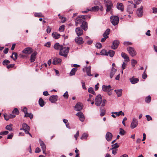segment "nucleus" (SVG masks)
Segmentation results:
<instances>
[{"mask_svg": "<svg viewBox=\"0 0 157 157\" xmlns=\"http://www.w3.org/2000/svg\"><path fill=\"white\" fill-rule=\"evenodd\" d=\"M75 23L76 26L81 25V27L85 31L87 29V23L83 21V19L81 17L78 16L75 20Z\"/></svg>", "mask_w": 157, "mask_h": 157, "instance_id": "f257e3e1", "label": "nucleus"}, {"mask_svg": "<svg viewBox=\"0 0 157 157\" xmlns=\"http://www.w3.org/2000/svg\"><path fill=\"white\" fill-rule=\"evenodd\" d=\"M69 48L68 47H63V46L61 48L59 51V55L65 57H67L69 52Z\"/></svg>", "mask_w": 157, "mask_h": 157, "instance_id": "f03ea898", "label": "nucleus"}, {"mask_svg": "<svg viewBox=\"0 0 157 157\" xmlns=\"http://www.w3.org/2000/svg\"><path fill=\"white\" fill-rule=\"evenodd\" d=\"M105 5L106 8V11L107 12L111 11L112 8L113 7V5L112 2L110 0H104Z\"/></svg>", "mask_w": 157, "mask_h": 157, "instance_id": "7ed1b4c3", "label": "nucleus"}, {"mask_svg": "<svg viewBox=\"0 0 157 157\" xmlns=\"http://www.w3.org/2000/svg\"><path fill=\"white\" fill-rule=\"evenodd\" d=\"M110 21L112 24L113 25H117L119 21V17L116 16H111L110 17Z\"/></svg>", "mask_w": 157, "mask_h": 157, "instance_id": "20e7f679", "label": "nucleus"}, {"mask_svg": "<svg viewBox=\"0 0 157 157\" xmlns=\"http://www.w3.org/2000/svg\"><path fill=\"white\" fill-rule=\"evenodd\" d=\"M102 101V99L101 95L100 94L98 95L95 98V104L97 106H99Z\"/></svg>", "mask_w": 157, "mask_h": 157, "instance_id": "39448f33", "label": "nucleus"}, {"mask_svg": "<svg viewBox=\"0 0 157 157\" xmlns=\"http://www.w3.org/2000/svg\"><path fill=\"white\" fill-rule=\"evenodd\" d=\"M127 50L129 54L132 57L134 56L137 54L135 49L133 47H128L127 48Z\"/></svg>", "mask_w": 157, "mask_h": 157, "instance_id": "423d86ee", "label": "nucleus"}, {"mask_svg": "<svg viewBox=\"0 0 157 157\" xmlns=\"http://www.w3.org/2000/svg\"><path fill=\"white\" fill-rule=\"evenodd\" d=\"M22 127L23 128L24 131L26 134H29L31 137L32 136L31 134L29 132V131L30 129V127L25 123H24L22 124Z\"/></svg>", "mask_w": 157, "mask_h": 157, "instance_id": "0eeeda50", "label": "nucleus"}, {"mask_svg": "<svg viewBox=\"0 0 157 157\" xmlns=\"http://www.w3.org/2000/svg\"><path fill=\"white\" fill-rule=\"evenodd\" d=\"M138 121L136 118H133L132 122L130 127L132 129H133L136 128L138 125Z\"/></svg>", "mask_w": 157, "mask_h": 157, "instance_id": "6e6552de", "label": "nucleus"}, {"mask_svg": "<svg viewBox=\"0 0 157 157\" xmlns=\"http://www.w3.org/2000/svg\"><path fill=\"white\" fill-rule=\"evenodd\" d=\"M143 6H141L136 11V13L137 16L139 17H141L143 15Z\"/></svg>", "mask_w": 157, "mask_h": 157, "instance_id": "1a4fd4ad", "label": "nucleus"}, {"mask_svg": "<svg viewBox=\"0 0 157 157\" xmlns=\"http://www.w3.org/2000/svg\"><path fill=\"white\" fill-rule=\"evenodd\" d=\"M75 109L77 111H80L83 107V105L82 103L78 102L77 103L75 106Z\"/></svg>", "mask_w": 157, "mask_h": 157, "instance_id": "9d476101", "label": "nucleus"}, {"mask_svg": "<svg viewBox=\"0 0 157 157\" xmlns=\"http://www.w3.org/2000/svg\"><path fill=\"white\" fill-rule=\"evenodd\" d=\"M120 44V42L118 40H114L113 42L112 45L111 46L112 49L115 50L117 49Z\"/></svg>", "mask_w": 157, "mask_h": 157, "instance_id": "9b49d317", "label": "nucleus"}, {"mask_svg": "<svg viewBox=\"0 0 157 157\" xmlns=\"http://www.w3.org/2000/svg\"><path fill=\"white\" fill-rule=\"evenodd\" d=\"M102 90L105 92H109L112 90L110 85L105 86L103 85L102 86Z\"/></svg>", "mask_w": 157, "mask_h": 157, "instance_id": "f8f14e48", "label": "nucleus"}, {"mask_svg": "<svg viewBox=\"0 0 157 157\" xmlns=\"http://www.w3.org/2000/svg\"><path fill=\"white\" fill-rule=\"evenodd\" d=\"M75 41L78 44H81L84 43V41L82 37L78 36L75 39Z\"/></svg>", "mask_w": 157, "mask_h": 157, "instance_id": "ddd939ff", "label": "nucleus"}, {"mask_svg": "<svg viewBox=\"0 0 157 157\" xmlns=\"http://www.w3.org/2000/svg\"><path fill=\"white\" fill-rule=\"evenodd\" d=\"M87 65L85 67V68H83L82 69V71L83 72L85 71L86 68V72L87 75L89 76H93V75L91 74L90 73V68L91 67L90 66H89L88 67H87Z\"/></svg>", "mask_w": 157, "mask_h": 157, "instance_id": "4468645a", "label": "nucleus"}, {"mask_svg": "<svg viewBox=\"0 0 157 157\" xmlns=\"http://www.w3.org/2000/svg\"><path fill=\"white\" fill-rule=\"evenodd\" d=\"M76 115L78 116L79 117L80 120L82 121L83 122L85 120V117L83 113L81 112H79L77 113Z\"/></svg>", "mask_w": 157, "mask_h": 157, "instance_id": "2eb2a0df", "label": "nucleus"}, {"mask_svg": "<svg viewBox=\"0 0 157 157\" xmlns=\"http://www.w3.org/2000/svg\"><path fill=\"white\" fill-rule=\"evenodd\" d=\"M33 52V49L32 48L29 47H27L24 49L22 52L23 53L25 54H30Z\"/></svg>", "mask_w": 157, "mask_h": 157, "instance_id": "dca6fc26", "label": "nucleus"}, {"mask_svg": "<svg viewBox=\"0 0 157 157\" xmlns=\"http://www.w3.org/2000/svg\"><path fill=\"white\" fill-rule=\"evenodd\" d=\"M75 32L77 35L78 36H81L83 34V30L80 27H77L75 29Z\"/></svg>", "mask_w": 157, "mask_h": 157, "instance_id": "f3484780", "label": "nucleus"}, {"mask_svg": "<svg viewBox=\"0 0 157 157\" xmlns=\"http://www.w3.org/2000/svg\"><path fill=\"white\" fill-rule=\"evenodd\" d=\"M113 136V135L111 133L107 132L105 136V138L107 141H110L112 139Z\"/></svg>", "mask_w": 157, "mask_h": 157, "instance_id": "a211bd4d", "label": "nucleus"}, {"mask_svg": "<svg viewBox=\"0 0 157 157\" xmlns=\"http://www.w3.org/2000/svg\"><path fill=\"white\" fill-rule=\"evenodd\" d=\"M57 95H52L50 97L49 100L52 103H53L57 101Z\"/></svg>", "mask_w": 157, "mask_h": 157, "instance_id": "6ab92c4d", "label": "nucleus"}, {"mask_svg": "<svg viewBox=\"0 0 157 157\" xmlns=\"http://www.w3.org/2000/svg\"><path fill=\"white\" fill-rule=\"evenodd\" d=\"M62 60L58 58H55L53 60L52 63L54 65L60 64L61 63Z\"/></svg>", "mask_w": 157, "mask_h": 157, "instance_id": "aec40b11", "label": "nucleus"}, {"mask_svg": "<svg viewBox=\"0 0 157 157\" xmlns=\"http://www.w3.org/2000/svg\"><path fill=\"white\" fill-rule=\"evenodd\" d=\"M37 53L36 52H34L31 55L30 61V62L32 63L35 61L36 58V56L37 55Z\"/></svg>", "mask_w": 157, "mask_h": 157, "instance_id": "412c9836", "label": "nucleus"}, {"mask_svg": "<svg viewBox=\"0 0 157 157\" xmlns=\"http://www.w3.org/2000/svg\"><path fill=\"white\" fill-rule=\"evenodd\" d=\"M133 10L132 6L131 5L128 6L127 9V12H128L129 14H132Z\"/></svg>", "mask_w": 157, "mask_h": 157, "instance_id": "4be33fe9", "label": "nucleus"}, {"mask_svg": "<svg viewBox=\"0 0 157 157\" xmlns=\"http://www.w3.org/2000/svg\"><path fill=\"white\" fill-rule=\"evenodd\" d=\"M129 80L132 84H135L138 82L139 81V79L137 78H134L132 77L129 78Z\"/></svg>", "mask_w": 157, "mask_h": 157, "instance_id": "5701e85b", "label": "nucleus"}, {"mask_svg": "<svg viewBox=\"0 0 157 157\" xmlns=\"http://www.w3.org/2000/svg\"><path fill=\"white\" fill-rule=\"evenodd\" d=\"M99 9V7L98 6H95L92 7L90 9H87V10L88 11L95 12L98 11Z\"/></svg>", "mask_w": 157, "mask_h": 157, "instance_id": "b1692460", "label": "nucleus"}, {"mask_svg": "<svg viewBox=\"0 0 157 157\" xmlns=\"http://www.w3.org/2000/svg\"><path fill=\"white\" fill-rule=\"evenodd\" d=\"M117 71V69L114 68L112 67L110 71V77L111 78H112L113 77L114 75H115V73Z\"/></svg>", "mask_w": 157, "mask_h": 157, "instance_id": "393cba45", "label": "nucleus"}, {"mask_svg": "<svg viewBox=\"0 0 157 157\" xmlns=\"http://www.w3.org/2000/svg\"><path fill=\"white\" fill-rule=\"evenodd\" d=\"M117 8L118 10L122 11L124 10L123 4L122 3H118L117 4Z\"/></svg>", "mask_w": 157, "mask_h": 157, "instance_id": "a878e982", "label": "nucleus"}, {"mask_svg": "<svg viewBox=\"0 0 157 157\" xmlns=\"http://www.w3.org/2000/svg\"><path fill=\"white\" fill-rule=\"evenodd\" d=\"M121 56L123 58L125 59L126 61L127 62H128L129 60V57L125 53L123 52H122L121 53Z\"/></svg>", "mask_w": 157, "mask_h": 157, "instance_id": "bb28decb", "label": "nucleus"}, {"mask_svg": "<svg viewBox=\"0 0 157 157\" xmlns=\"http://www.w3.org/2000/svg\"><path fill=\"white\" fill-rule=\"evenodd\" d=\"M63 46L62 45H60L59 43H56L54 45V47L56 49L60 50Z\"/></svg>", "mask_w": 157, "mask_h": 157, "instance_id": "cd10ccee", "label": "nucleus"}, {"mask_svg": "<svg viewBox=\"0 0 157 157\" xmlns=\"http://www.w3.org/2000/svg\"><path fill=\"white\" fill-rule=\"evenodd\" d=\"M39 142L40 145L42 149H46V147L45 144L43 141H41L40 139H39Z\"/></svg>", "mask_w": 157, "mask_h": 157, "instance_id": "c85d7f7f", "label": "nucleus"}, {"mask_svg": "<svg viewBox=\"0 0 157 157\" xmlns=\"http://www.w3.org/2000/svg\"><path fill=\"white\" fill-rule=\"evenodd\" d=\"M52 36L55 39H58L59 38L60 35L56 32H55L52 33Z\"/></svg>", "mask_w": 157, "mask_h": 157, "instance_id": "c756f323", "label": "nucleus"}, {"mask_svg": "<svg viewBox=\"0 0 157 157\" xmlns=\"http://www.w3.org/2000/svg\"><path fill=\"white\" fill-rule=\"evenodd\" d=\"M121 89L115 90L114 91L116 93L118 97H121L122 95Z\"/></svg>", "mask_w": 157, "mask_h": 157, "instance_id": "7c9ffc66", "label": "nucleus"}, {"mask_svg": "<svg viewBox=\"0 0 157 157\" xmlns=\"http://www.w3.org/2000/svg\"><path fill=\"white\" fill-rule=\"evenodd\" d=\"M77 70V68H73L70 73V76H72L75 75V73Z\"/></svg>", "mask_w": 157, "mask_h": 157, "instance_id": "2f4dec72", "label": "nucleus"}, {"mask_svg": "<svg viewBox=\"0 0 157 157\" xmlns=\"http://www.w3.org/2000/svg\"><path fill=\"white\" fill-rule=\"evenodd\" d=\"M112 114H115L116 115V116H119L120 115H121L122 116H124V113L122 112V111H121L119 112H112Z\"/></svg>", "mask_w": 157, "mask_h": 157, "instance_id": "473e14b6", "label": "nucleus"}, {"mask_svg": "<svg viewBox=\"0 0 157 157\" xmlns=\"http://www.w3.org/2000/svg\"><path fill=\"white\" fill-rule=\"evenodd\" d=\"M107 53L108 55H109L110 57H112L114 56L115 52L113 50H110L108 51L107 52Z\"/></svg>", "mask_w": 157, "mask_h": 157, "instance_id": "72a5a7b5", "label": "nucleus"}, {"mask_svg": "<svg viewBox=\"0 0 157 157\" xmlns=\"http://www.w3.org/2000/svg\"><path fill=\"white\" fill-rule=\"evenodd\" d=\"M110 30L109 29H107L103 34V36L106 37L108 36V35L109 34Z\"/></svg>", "mask_w": 157, "mask_h": 157, "instance_id": "f704fd0d", "label": "nucleus"}, {"mask_svg": "<svg viewBox=\"0 0 157 157\" xmlns=\"http://www.w3.org/2000/svg\"><path fill=\"white\" fill-rule=\"evenodd\" d=\"M100 55L102 56H108L106 50L105 49H103L100 52Z\"/></svg>", "mask_w": 157, "mask_h": 157, "instance_id": "c9c22d12", "label": "nucleus"}, {"mask_svg": "<svg viewBox=\"0 0 157 157\" xmlns=\"http://www.w3.org/2000/svg\"><path fill=\"white\" fill-rule=\"evenodd\" d=\"M33 114L31 113H28L27 112L24 115V117H29L31 119H32L33 118Z\"/></svg>", "mask_w": 157, "mask_h": 157, "instance_id": "e433bc0d", "label": "nucleus"}, {"mask_svg": "<svg viewBox=\"0 0 157 157\" xmlns=\"http://www.w3.org/2000/svg\"><path fill=\"white\" fill-rule=\"evenodd\" d=\"M39 103L41 107H43L44 105V100L41 98H40L39 100Z\"/></svg>", "mask_w": 157, "mask_h": 157, "instance_id": "4c0bfd02", "label": "nucleus"}, {"mask_svg": "<svg viewBox=\"0 0 157 157\" xmlns=\"http://www.w3.org/2000/svg\"><path fill=\"white\" fill-rule=\"evenodd\" d=\"M88 91L89 93L91 94L95 95V92L94 91L93 88L91 87H90L88 88Z\"/></svg>", "mask_w": 157, "mask_h": 157, "instance_id": "58836bf2", "label": "nucleus"}, {"mask_svg": "<svg viewBox=\"0 0 157 157\" xmlns=\"http://www.w3.org/2000/svg\"><path fill=\"white\" fill-rule=\"evenodd\" d=\"M137 62L136 60L134 59H132L131 60V64L133 67H135V64H137Z\"/></svg>", "mask_w": 157, "mask_h": 157, "instance_id": "ea45409f", "label": "nucleus"}, {"mask_svg": "<svg viewBox=\"0 0 157 157\" xmlns=\"http://www.w3.org/2000/svg\"><path fill=\"white\" fill-rule=\"evenodd\" d=\"M13 124H10L9 125H7L6 127V129L9 131H11L12 130V126Z\"/></svg>", "mask_w": 157, "mask_h": 157, "instance_id": "a19ab883", "label": "nucleus"}, {"mask_svg": "<svg viewBox=\"0 0 157 157\" xmlns=\"http://www.w3.org/2000/svg\"><path fill=\"white\" fill-rule=\"evenodd\" d=\"M35 17H43V15L40 13H35L34 14Z\"/></svg>", "mask_w": 157, "mask_h": 157, "instance_id": "79ce46f5", "label": "nucleus"}, {"mask_svg": "<svg viewBox=\"0 0 157 157\" xmlns=\"http://www.w3.org/2000/svg\"><path fill=\"white\" fill-rule=\"evenodd\" d=\"M151 98L150 95L147 96L145 98V101L146 102L149 103L151 101Z\"/></svg>", "mask_w": 157, "mask_h": 157, "instance_id": "37998d69", "label": "nucleus"}, {"mask_svg": "<svg viewBox=\"0 0 157 157\" xmlns=\"http://www.w3.org/2000/svg\"><path fill=\"white\" fill-rule=\"evenodd\" d=\"M112 149H116L118 148L119 147V145L117 143H116L112 145Z\"/></svg>", "mask_w": 157, "mask_h": 157, "instance_id": "c03bdc74", "label": "nucleus"}, {"mask_svg": "<svg viewBox=\"0 0 157 157\" xmlns=\"http://www.w3.org/2000/svg\"><path fill=\"white\" fill-rule=\"evenodd\" d=\"M100 110L101 111L100 115L102 117L105 115V111L104 109H102L101 107L100 108Z\"/></svg>", "mask_w": 157, "mask_h": 157, "instance_id": "a18cd8bd", "label": "nucleus"}, {"mask_svg": "<svg viewBox=\"0 0 157 157\" xmlns=\"http://www.w3.org/2000/svg\"><path fill=\"white\" fill-rule=\"evenodd\" d=\"M12 113L13 114H15L17 115L19 113V112L18 109L17 108H14L12 111Z\"/></svg>", "mask_w": 157, "mask_h": 157, "instance_id": "49530a36", "label": "nucleus"}, {"mask_svg": "<svg viewBox=\"0 0 157 157\" xmlns=\"http://www.w3.org/2000/svg\"><path fill=\"white\" fill-rule=\"evenodd\" d=\"M125 131L121 128H120L119 134L121 135H124L125 134Z\"/></svg>", "mask_w": 157, "mask_h": 157, "instance_id": "de8ad7c7", "label": "nucleus"}, {"mask_svg": "<svg viewBox=\"0 0 157 157\" xmlns=\"http://www.w3.org/2000/svg\"><path fill=\"white\" fill-rule=\"evenodd\" d=\"M2 63L3 65L7 66L10 63V61L8 60L5 59L3 61Z\"/></svg>", "mask_w": 157, "mask_h": 157, "instance_id": "09e8293b", "label": "nucleus"}, {"mask_svg": "<svg viewBox=\"0 0 157 157\" xmlns=\"http://www.w3.org/2000/svg\"><path fill=\"white\" fill-rule=\"evenodd\" d=\"M9 133L8 131H5L3 132H0V135H7Z\"/></svg>", "mask_w": 157, "mask_h": 157, "instance_id": "8fccbe9b", "label": "nucleus"}, {"mask_svg": "<svg viewBox=\"0 0 157 157\" xmlns=\"http://www.w3.org/2000/svg\"><path fill=\"white\" fill-rule=\"evenodd\" d=\"M95 46L97 48L100 49L101 48L102 45L100 43H97L95 44Z\"/></svg>", "mask_w": 157, "mask_h": 157, "instance_id": "3c124183", "label": "nucleus"}, {"mask_svg": "<svg viewBox=\"0 0 157 157\" xmlns=\"http://www.w3.org/2000/svg\"><path fill=\"white\" fill-rule=\"evenodd\" d=\"M88 136L87 135L86 133H84L81 137L80 138L82 140L84 139H86Z\"/></svg>", "mask_w": 157, "mask_h": 157, "instance_id": "603ef678", "label": "nucleus"}, {"mask_svg": "<svg viewBox=\"0 0 157 157\" xmlns=\"http://www.w3.org/2000/svg\"><path fill=\"white\" fill-rule=\"evenodd\" d=\"M64 30V26L63 25L60 26L59 28V31L60 32H63Z\"/></svg>", "mask_w": 157, "mask_h": 157, "instance_id": "864d4df0", "label": "nucleus"}, {"mask_svg": "<svg viewBox=\"0 0 157 157\" xmlns=\"http://www.w3.org/2000/svg\"><path fill=\"white\" fill-rule=\"evenodd\" d=\"M147 76L146 73L145 71H144L142 75V78L144 79H145L147 78Z\"/></svg>", "mask_w": 157, "mask_h": 157, "instance_id": "5fc2aeb1", "label": "nucleus"}, {"mask_svg": "<svg viewBox=\"0 0 157 157\" xmlns=\"http://www.w3.org/2000/svg\"><path fill=\"white\" fill-rule=\"evenodd\" d=\"M107 102V101L105 99H104L102 100V102L101 103V106L103 107L105 105V104Z\"/></svg>", "mask_w": 157, "mask_h": 157, "instance_id": "6e6d98bb", "label": "nucleus"}, {"mask_svg": "<svg viewBox=\"0 0 157 157\" xmlns=\"http://www.w3.org/2000/svg\"><path fill=\"white\" fill-rule=\"evenodd\" d=\"M14 55V58H13V59L14 60H15L16 59H17V53L16 52H13V55Z\"/></svg>", "mask_w": 157, "mask_h": 157, "instance_id": "4d7b16f0", "label": "nucleus"}, {"mask_svg": "<svg viewBox=\"0 0 157 157\" xmlns=\"http://www.w3.org/2000/svg\"><path fill=\"white\" fill-rule=\"evenodd\" d=\"M63 96L65 98H66V99H67L68 98L69 95L68 94V93L67 91H66L63 95Z\"/></svg>", "mask_w": 157, "mask_h": 157, "instance_id": "13d9d810", "label": "nucleus"}, {"mask_svg": "<svg viewBox=\"0 0 157 157\" xmlns=\"http://www.w3.org/2000/svg\"><path fill=\"white\" fill-rule=\"evenodd\" d=\"M146 117L147 118V120L148 121H149L150 120H152V118L149 115H146Z\"/></svg>", "mask_w": 157, "mask_h": 157, "instance_id": "bf43d9fd", "label": "nucleus"}, {"mask_svg": "<svg viewBox=\"0 0 157 157\" xmlns=\"http://www.w3.org/2000/svg\"><path fill=\"white\" fill-rule=\"evenodd\" d=\"M79 131H78L76 133V134L74 135V137L75 139L76 140H77L78 137V136L79 135Z\"/></svg>", "mask_w": 157, "mask_h": 157, "instance_id": "052dcab7", "label": "nucleus"}, {"mask_svg": "<svg viewBox=\"0 0 157 157\" xmlns=\"http://www.w3.org/2000/svg\"><path fill=\"white\" fill-rule=\"evenodd\" d=\"M41 151L40 149L38 147H37L36 148L35 150V152L36 153H39Z\"/></svg>", "mask_w": 157, "mask_h": 157, "instance_id": "680f3d73", "label": "nucleus"}, {"mask_svg": "<svg viewBox=\"0 0 157 157\" xmlns=\"http://www.w3.org/2000/svg\"><path fill=\"white\" fill-rule=\"evenodd\" d=\"M51 45V43L49 42H47L45 44L44 46H46L47 47H50Z\"/></svg>", "mask_w": 157, "mask_h": 157, "instance_id": "e2e57ef3", "label": "nucleus"}, {"mask_svg": "<svg viewBox=\"0 0 157 157\" xmlns=\"http://www.w3.org/2000/svg\"><path fill=\"white\" fill-rule=\"evenodd\" d=\"M127 65L126 63H125L124 62H123L122 66V68L123 70H124L126 68Z\"/></svg>", "mask_w": 157, "mask_h": 157, "instance_id": "0e129e2a", "label": "nucleus"}, {"mask_svg": "<svg viewBox=\"0 0 157 157\" xmlns=\"http://www.w3.org/2000/svg\"><path fill=\"white\" fill-rule=\"evenodd\" d=\"M14 64H11L7 66V68L9 69L10 68L13 67L14 66Z\"/></svg>", "mask_w": 157, "mask_h": 157, "instance_id": "69168bd1", "label": "nucleus"}, {"mask_svg": "<svg viewBox=\"0 0 157 157\" xmlns=\"http://www.w3.org/2000/svg\"><path fill=\"white\" fill-rule=\"evenodd\" d=\"M51 29L50 27L48 26L47 29V32L48 33H49L51 31Z\"/></svg>", "mask_w": 157, "mask_h": 157, "instance_id": "338daca9", "label": "nucleus"}, {"mask_svg": "<svg viewBox=\"0 0 157 157\" xmlns=\"http://www.w3.org/2000/svg\"><path fill=\"white\" fill-rule=\"evenodd\" d=\"M153 13H157V8L154 7L152 8Z\"/></svg>", "mask_w": 157, "mask_h": 157, "instance_id": "774afa93", "label": "nucleus"}]
</instances>
